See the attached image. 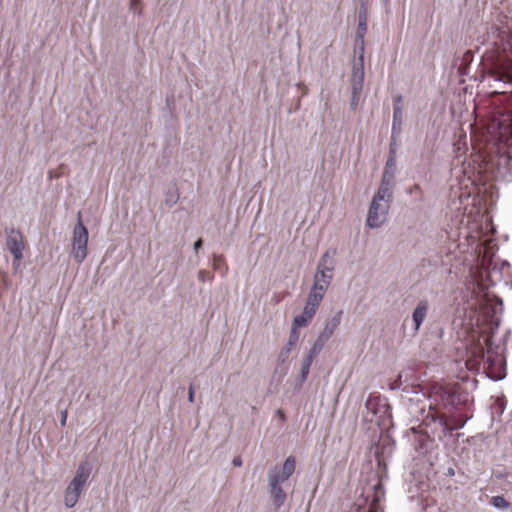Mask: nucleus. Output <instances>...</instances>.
Instances as JSON below:
<instances>
[{"instance_id":"f257e3e1","label":"nucleus","mask_w":512,"mask_h":512,"mask_svg":"<svg viewBox=\"0 0 512 512\" xmlns=\"http://www.w3.org/2000/svg\"><path fill=\"white\" fill-rule=\"evenodd\" d=\"M511 115L502 114L489 119L483 131V161L485 171L501 181L512 180V127Z\"/></svg>"},{"instance_id":"f03ea898","label":"nucleus","mask_w":512,"mask_h":512,"mask_svg":"<svg viewBox=\"0 0 512 512\" xmlns=\"http://www.w3.org/2000/svg\"><path fill=\"white\" fill-rule=\"evenodd\" d=\"M393 200V190L378 188L368 209L366 225L371 229L381 227L387 221Z\"/></svg>"},{"instance_id":"7ed1b4c3","label":"nucleus","mask_w":512,"mask_h":512,"mask_svg":"<svg viewBox=\"0 0 512 512\" xmlns=\"http://www.w3.org/2000/svg\"><path fill=\"white\" fill-rule=\"evenodd\" d=\"M91 474V467L87 461L81 462L75 472L74 477L64 491V505L67 508H73L86 487Z\"/></svg>"},{"instance_id":"20e7f679","label":"nucleus","mask_w":512,"mask_h":512,"mask_svg":"<svg viewBox=\"0 0 512 512\" xmlns=\"http://www.w3.org/2000/svg\"><path fill=\"white\" fill-rule=\"evenodd\" d=\"M88 237V230L82 223L81 214L78 213V222L73 229L71 251L74 260L78 264H81L87 257Z\"/></svg>"},{"instance_id":"39448f33","label":"nucleus","mask_w":512,"mask_h":512,"mask_svg":"<svg viewBox=\"0 0 512 512\" xmlns=\"http://www.w3.org/2000/svg\"><path fill=\"white\" fill-rule=\"evenodd\" d=\"M467 308L484 316L490 314L491 311H495L493 301L482 284L477 283L476 286H473L471 296L467 300Z\"/></svg>"},{"instance_id":"423d86ee","label":"nucleus","mask_w":512,"mask_h":512,"mask_svg":"<svg viewBox=\"0 0 512 512\" xmlns=\"http://www.w3.org/2000/svg\"><path fill=\"white\" fill-rule=\"evenodd\" d=\"M430 398L435 405H441L444 408H453L460 401L459 395L451 384H434L431 389Z\"/></svg>"},{"instance_id":"0eeeda50","label":"nucleus","mask_w":512,"mask_h":512,"mask_svg":"<svg viewBox=\"0 0 512 512\" xmlns=\"http://www.w3.org/2000/svg\"><path fill=\"white\" fill-rule=\"evenodd\" d=\"M464 222V215L457 213L455 218L451 219V224H448V228L445 229L446 238L451 241H457L461 236L465 238H473L476 236L470 234L467 228L461 227Z\"/></svg>"},{"instance_id":"6e6552de","label":"nucleus","mask_w":512,"mask_h":512,"mask_svg":"<svg viewBox=\"0 0 512 512\" xmlns=\"http://www.w3.org/2000/svg\"><path fill=\"white\" fill-rule=\"evenodd\" d=\"M6 248L11 255L23 254L25 248L24 237L20 230L14 227L5 228Z\"/></svg>"},{"instance_id":"1a4fd4ad","label":"nucleus","mask_w":512,"mask_h":512,"mask_svg":"<svg viewBox=\"0 0 512 512\" xmlns=\"http://www.w3.org/2000/svg\"><path fill=\"white\" fill-rule=\"evenodd\" d=\"M396 173V158L395 151L390 148V153L386 161L385 169L382 175L379 188L386 190H393L394 179Z\"/></svg>"},{"instance_id":"9d476101","label":"nucleus","mask_w":512,"mask_h":512,"mask_svg":"<svg viewBox=\"0 0 512 512\" xmlns=\"http://www.w3.org/2000/svg\"><path fill=\"white\" fill-rule=\"evenodd\" d=\"M366 407L378 416L380 420L391 417V408L386 398L370 396L366 401Z\"/></svg>"},{"instance_id":"9b49d317","label":"nucleus","mask_w":512,"mask_h":512,"mask_svg":"<svg viewBox=\"0 0 512 512\" xmlns=\"http://www.w3.org/2000/svg\"><path fill=\"white\" fill-rule=\"evenodd\" d=\"M457 137L458 138L454 143V150L456 153L457 163L453 164L452 172L453 174H457L458 172L463 171L466 174L467 172L465 171V169L458 168V165L464 164L465 162V158L463 160L461 158L465 156L468 151L467 135L463 130H461Z\"/></svg>"},{"instance_id":"f8f14e48","label":"nucleus","mask_w":512,"mask_h":512,"mask_svg":"<svg viewBox=\"0 0 512 512\" xmlns=\"http://www.w3.org/2000/svg\"><path fill=\"white\" fill-rule=\"evenodd\" d=\"M429 303L427 300H420L412 312V323L414 332H418L427 317Z\"/></svg>"},{"instance_id":"ddd939ff","label":"nucleus","mask_w":512,"mask_h":512,"mask_svg":"<svg viewBox=\"0 0 512 512\" xmlns=\"http://www.w3.org/2000/svg\"><path fill=\"white\" fill-rule=\"evenodd\" d=\"M327 290L312 286L307 296L305 308L317 312Z\"/></svg>"},{"instance_id":"4468645a","label":"nucleus","mask_w":512,"mask_h":512,"mask_svg":"<svg viewBox=\"0 0 512 512\" xmlns=\"http://www.w3.org/2000/svg\"><path fill=\"white\" fill-rule=\"evenodd\" d=\"M333 272H327L326 270L317 267L313 277V285L315 287L327 290L332 282Z\"/></svg>"},{"instance_id":"2eb2a0df","label":"nucleus","mask_w":512,"mask_h":512,"mask_svg":"<svg viewBox=\"0 0 512 512\" xmlns=\"http://www.w3.org/2000/svg\"><path fill=\"white\" fill-rule=\"evenodd\" d=\"M342 317V311H338L333 315L331 318L327 319L324 325L323 330L320 332L319 336L322 337V339L329 340L337 327L339 326L341 322Z\"/></svg>"},{"instance_id":"dca6fc26","label":"nucleus","mask_w":512,"mask_h":512,"mask_svg":"<svg viewBox=\"0 0 512 512\" xmlns=\"http://www.w3.org/2000/svg\"><path fill=\"white\" fill-rule=\"evenodd\" d=\"M364 82V65L353 64L351 75V90L362 92Z\"/></svg>"},{"instance_id":"f3484780","label":"nucleus","mask_w":512,"mask_h":512,"mask_svg":"<svg viewBox=\"0 0 512 512\" xmlns=\"http://www.w3.org/2000/svg\"><path fill=\"white\" fill-rule=\"evenodd\" d=\"M277 480L274 479L272 484H269V492L273 504L276 508L281 507L286 501V493L282 489V486L277 485Z\"/></svg>"},{"instance_id":"a211bd4d","label":"nucleus","mask_w":512,"mask_h":512,"mask_svg":"<svg viewBox=\"0 0 512 512\" xmlns=\"http://www.w3.org/2000/svg\"><path fill=\"white\" fill-rule=\"evenodd\" d=\"M336 250H327L320 258L317 267H320L327 272H333L336 266L335 260Z\"/></svg>"},{"instance_id":"6ab92c4d","label":"nucleus","mask_w":512,"mask_h":512,"mask_svg":"<svg viewBox=\"0 0 512 512\" xmlns=\"http://www.w3.org/2000/svg\"><path fill=\"white\" fill-rule=\"evenodd\" d=\"M315 314L314 311L304 307L302 313L294 317L292 326L298 329L306 327L312 321Z\"/></svg>"},{"instance_id":"aec40b11","label":"nucleus","mask_w":512,"mask_h":512,"mask_svg":"<svg viewBox=\"0 0 512 512\" xmlns=\"http://www.w3.org/2000/svg\"><path fill=\"white\" fill-rule=\"evenodd\" d=\"M402 125V109L400 106L395 105L393 111V123H392V138L394 139L401 132Z\"/></svg>"},{"instance_id":"412c9836","label":"nucleus","mask_w":512,"mask_h":512,"mask_svg":"<svg viewBox=\"0 0 512 512\" xmlns=\"http://www.w3.org/2000/svg\"><path fill=\"white\" fill-rule=\"evenodd\" d=\"M364 51H365L364 38H356L355 37V43H354L355 60H354L353 64L364 65Z\"/></svg>"},{"instance_id":"4be33fe9","label":"nucleus","mask_w":512,"mask_h":512,"mask_svg":"<svg viewBox=\"0 0 512 512\" xmlns=\"http://www.w3.org/2000/svg\"><path fill=\"white\" fill-rule=\"evenodd\" d=\"M429 418H431V422L435 425L444 430L447 426L445 417L440 414L438 411H429L428 415L425 418V423L428 425Z\"/></svg>"},{"instance_id":"5701e85b","label":"nucleus","mask_w":512,"mask_h":512,"mask_svg":"<svg viewBox=\"0 0 512 512\" xmlns=\"http://www.w3.org/2000/svg\"><path fill=\"white\" fill-rule=\"evenodd\" d=\"M367 32V18L365 9H361L358 14V26L356 30V38H364Z\"/></svg>"},{"instance_id":"b1692460","label":"nucleus","mask_w":512,"mask_h":512,"mask_svg":"<svg viewBox=\"0 0 512 512\" xmlns=\"http://www.w3.org/2000/svg\"><path fill=\"white\" fill-rule=\"evenodd\" d=\"M274 479L277 480L276 481L277 485L282 486V484L285 483L289 478L284 477V474H282L280 472V468L275 466L269 470V473H268L269 484H272Z\"/></svg>"},{"instance_id":"393cba45","label":"nucleus","mask_w":512,"mask_h":512,"mask_svg":"<svg viewBox=\"0 0 512 512\" xmlns=\"http://www.w3.org/2000/svg\"><path fill=\"white\" fill-rule=\"evenodd\" d=\"M295 465H296V461H295L294 457L289 456L285 460L282 468H280V472L282 474H284V477L290 478L295 471Z\"/></svg>"},{"instance_id":"a878e982","label":"nucleus","mask_w":512,"mask_h":512,"mask_svg":"<svg viewBox=\"0 0 512 512\" xmlns=\"http://www.w3.org/2000/svg\"><path fill=\"white\" fill-rule=\"evenodd\" d=\"M326 342L327 340L322 339L321 336H318V338L313 343L307 355L311 356L312 358H315L321 352Z\"/></svg>"},{"instance_id":"bb28decb","label":"nucleus","mask_w":512,"mask_h":512,"mask_svg":"<svg viewBox=\"0 0 512 512\" xmlns=\"http://www.w3.org/2000/svg\"><path fill=\"white\" fill-rule=\"evenodd\" d=\"M313 360H314V358H312L311 356H308V355L305 356V358L302 362V365H301V374H300L301 382H304L307 379L309 371H310V367L313 363Z\"/></svg>"},{"instance_id":"cd10ccee","label":"nucleus","mask_w":512,"mask_h":512,"mask_svg":"<svg viewBox=\"0 0 512 512\" xmlns=\"http://www.w3.org/2000/svg\"><path fill=\"white\" fill-rule=\"evenodd\" d=\"M407 193L414 199L416 202L424 201V193L420 185L415 184L411 188L407 190Z\"/></svg>"},{"instance_id":"c85d7f7f","label":"nucleus","mask_w":512,"mask_h":512,"mask_svg":"<svg viewBox=\"0 0 512 512\" xmlns=\"http://www.w3.org/2000/svg\"><path fill=\"white\" fill-rule=\"evenodd\" d=\"M299 338H300L299 329L294 326H291V330H290L289 337L287 340L288 346L295 347L299 341Z\"/></svg>"},{"instance_id":"c756f323","label":"nucleus","mask_w":512,"mask_h":512,"mask_svg":"<svg viewBox=\"0 0 512 512\" xmlns=\"http://www.w3.org/2000/svg\"><path fill=\"white\" fill-rule=\"evenodd\" d=\"M491 504L500 510L507 509L509 507V502L503 496H494L491 499Z\"/></svg>"},{"instance_id":"7c9ffc66","label":"nucleus","mask_w":512,"mask_h":512,"mask_svg":"<svg viewBox=\"0 0 512 512\" xmlns=\"http://www.w3.org/2000/svg\"><path fill=\"white\" fill-rule=\"evenodd\" d=\"M294 347H289L286 343L278 354V361L283 364L288 361L290 353Z\"/></svg>"},{"instance_id":"2f4dec72","label":"nucleus","mask_w":512,"mask_h":512,"mask_svg":"<svg viewBox=\"0 0 512 512\" xmlns=\"http://www.w3.org/2000/svg\"><path fill=\"white\" fill-rule=\"evenodd\" d=\"M374 489H375V493H374V498L371 502V509H374L376 507L377 503H379V501H380L381 495H383V488L380 483L376 484L374 486Z\"/></svg>"},{"instance_id":"473e14b6","label":"nucleus","mask_w":512,"mask_h":512,"mask_svg":"<svg viewBox=\"0 0 512 512\" xmlns=\"http://www.w3.org/2000/svg\"><path fill=\"white\" fill-rule=\"evenodd\" d=\"M12 256H13L12 268H13V271L16 273L20 269L21 261L23 259V254H16V255H12Z\"/></svg>"},{"instance_id":"72a5a7b5","label":"nucleus","mask_w":512,"mask_h":512,"mask_svg":"<svg viewBox=\"0 0 512 512\" xmlns=\"http://www.w3.org/2000/svg\"><path fill=\"white\" fill-rule=\"evenodd\" d=\"M352 91V96H351V108L353 110H355L358 106V103H359V100H360V96H361V92H358L356 93L354 90H351Z\"/></svg>"},{"instance_id":"f704fd0d","label":"nucleus","mask_w":512,"mask_h":512,"mask_svg":"<svg viewBox=\"0 0 512 512\" xmlns=\"http://www.w3.org/2000/svg\"><path fill=\"white\" fill-rule=\"evenodd\" d=\"M402 386V374L400 373L397 378L391 382L390 389L391 390H399Z\"/></svg>"},{"instance_id":"c9c22d12","label":"nucleus","mask_w":512,"mask_h":512,"mask_svg":"<svg viewBox=\"0 0 512 512\" xmlns=\"http://www.w3.org/2000/svg\"><path fill=\"white\" fill-rule=\"evenodd\" d=\"M378 508V504L374 509H371V506L366 509L365 507H362L360 504L357 505L355 508H351L350 512H375Z\"/></svg>"},{"instance_id":"e433bc0d","label":"nucleus","mask_w":512,"mask_h":512,"mask_svg":"<svg viewBox=\"0 0 512 512\" xmlns=\"http://www.w3.org/2000/svg\"><path fill=\"white\" fill-rule=\"evenodd\" d=\"M139 5H140V1H139V0H131V1H130V8H131V10H133L135 13H141V11H140V10H138Z\"/></svg>"},{"instance_id":"4c0bfd02","label":"nucleus","mask_w":512,"mask_h":512,"mask_svg":"<svg viewBox=\"0 0 512 512\" xmlns=\"http://www.w3.org/2000/svg\"><path fill=\"white\" fill-rule=\"evenodd\" d=\"M67 415H68L67 410H63V411L61 412V418H60V424H61V426H65V425H66Z\"/></svg>"},{"instance_id":"58836bf2","label":"nucleus","mask_w":512,"mask_h":512,"mask_svg":"<svg viewBox=\"0 0 512 512\" xmlns=\"http://www.w3.org/2000/svg\"><path fill=\"white\" fill-rule=\"evenodd\" d=\"M188 400H189V402H193L194 401V389H193L192 385H190V387H189Z\"/></svg>"},{"instance_id":"ea45409f","label":"nucleus","mask_w":512,"mask_h":512,"mask_svg":"<svg viewBox=\"0 0 512 512\" xmlns=\"http://www.w3.org/2000/svg\"><path fill=\"white\" fill-rule=\"evenodd\" d=\"M203 245V241L201 239H198L195 243H194V250L197 252Z\"/></svg>"},{"instance_id":"a19ab883","label":"nucleus","mask_w":512,"mask_h":512,"mask_svg":"<svg viewBox=\"0 0 512 512\" xmlns=\"http://www.w3.org/2000/svg\"><path fill=\"white\" fill-rule=\"evenodd\" d=\"M206 276H207V273L205 271H203V270L199 271V273H198L199 280L205 281Z\"/></svg>"},{"instance_id":"79ce46f5","label":"nucleus","mask_w":512,"mask_h":512,"mask_svg":"<svg viewBox=\"0 0 512 512\" xmlns=\"http://www.w3.org/2000/svg\"><path fill=\"white\" fill-rule=\"evenodd\" d=\"M464 59L467 60V61H471L472 60V53H471V51H466L465 52Z\"/></svg>"},{"instance_id":"37998d69","label":"nucleus","mask_w":512,"mask_h":512,"mask_svg":"<svg viewBox=\"0 0 512 512\" xmlns=\"http://www.w3.org/2000/svg\"><path fill=\"white\" fill-rule=\"evenodd\" d=\"M241 464H242V461H241L240 458H234L233 459V465L234 466L239 467V466H241Z\"/></svg>"},{"instance_id":"c03bdc74","label":"nucleus","mask_w":512,"mask_h":512,"mask_svg":"<svg viewBox=\"0 0 512 512\" xmlns=\"http://www.w3.org/2000/svg\"><path fill=\"white\" fill-rule=\"evenodd\" d=\"M499 407H501V412L504 410V403L501 401V403L499 404Z\"/></svg>"},{"instance_id":"a18cd8bd","label":"nucleus","mask_w":512,"mask_h":512,"mask_svg":"<svg viewBox=\"0 0 512 512\" xmlns=\"http://www.w3.org/2000/svg\"><path fill=\"white\" fill-rule=\"evenodd\" d=\"M504 77H505V76L500 77V78H499V80H500V81H504Z\"/></svg>"}]
</instances>
